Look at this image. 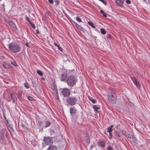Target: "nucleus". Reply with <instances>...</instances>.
I'll return each mask as SVG.
<instances>
[{
  "mask_svg": "<svg viewBox=\"0 0 150 150\" xmlns=\"http://www.w3.org/2000/svg\"><path fill=\"white\" fill-rule=\"evenodd\" d=\"M8 49L11 52L17 53L20 51L21 48L18 45L15 44L9 43L8 45Z\"/></svg>",
  "mask_w": 150,
  "mask_h": 150,
  "instance_id": "f257e3e1",
  "label": "nucleus"
},
{
  "mask_svg": "<svg viewBox=\"0 0 150 150\" xmlns=\"http://www.w3.org/2000/svg\"><path fill=\"white\" fill-rule=\"evenodd\" d=\"M78 99L77 96H69L66 100L67 103L70 105L73 106L75 105L77 102Z\"/></svg>",
  "mask_w": 150,
  "mask_h": 150,
  "instance_id": "f03ea898",
  "label": "nucleus"
},
{
  "mask_svg": "<svg viewBox=\"0 0 150 150\" xmlns=\"http://www.w3.org/2000/svg\"><path fill=\"white\" fill-rule=\"evenodd\" d=\"M66 81L68 86L71 87L76 84L77 79L74 76H71L68 78Z\"/></svg>",
  "mask_w": 150,
  "mask_h": 150,
  "instance_id": "7ed1b4c3",
  "label": "nucleus"
},
{
  "mask_svg": "<svg viewBox=\"0 0 150 150\" xmlns=\"http://www.w3.org/2000/svg\"><path fill=\"white\" fill-rule=\"evenodd\" d=\"M60 94L64 98L68 97L70 94V90L67 88L61 89Z\"/></svg>",
  "mask_w": 150,
  "mask_h": 150,
  "instance_id": "20e7f679",
  "label": "nucleus"
},
{
  "mask_svg": "<svg viewBox=\"0 0 150 150\" xmlns=\"http://www.w3.org/2000/svg\"><path fill=\"white\" fill-rule=\"evenodd\" d=\"M116 96L115 94L113 93L108 96L109 102L110 103L114 104L116 101Z\"/></svg>",
  "mask_w": 150,
  "mask_h": 150,
  "instance_id": "39448f33",
  "label": "nucleus"
},
{
  "mask_svg": "<svg viewBox=\"0 0 150 150\" xmlns=\"http://www.w3.org/2000/svg\"><path fill=\"white\" fill-rule=\"evenodd\" d=\"M43 138L44 143L46 145H48L49 144H52L53 142V140L51 137H44Z\"/></svg>",
  "mask_w": 150,
  "mask_h": 150,
  "instance_id": "423d86ee",
  "label": "nucleus"
},
{
  "mask_svg": "<svg viewBox=\"0 0 150 150\" xmlns=\"http://www.w3.org/2000/svg\"><path fill=\"white\" fill-rule=\"evenodd\" d=\"M68 75L67 72H64L63 73L60 77L61 81H67V79L68 78Z\"/></svg>",
  "mask_w": 150,
  "mask_h": 150,
  "instance_id": "0eeeda50",
  "label": "nucleus"
},
{
  "mask_svg": "<svg viewBox=\"0 0 150 150\" xmlns=\"http://www.w3.org/2000/svg\"><path fill=\"white\" fill-rule=\"evenodd\" d=\"M76 109L74 106L71 107L70 108V112L72 116L76 113Z\"/></svg>",
  "mask_w": 150,
  "mask_h": 150,
  "instance_id": "6e6552de",
  "label": "nucleus"
},
{
  "mask_svg": "<svg viewBox=\"0 0 150 150\" xmlns=\"http://www.w3.org/2000/svg\"><path fill=\"white\" fill-rule=\"evenodd\" d=\"M132 79L133 82L137 87L139 88L140 85L139 82L137 80L136 78L135 77L132 78Z\"/></svg>",
  "mask_w": 150,
  "mask_h": 150,
  "instance_id": "1a4fd4ad",
  "label": "nucleus"
},
{
  "mask_svg": "<svg viewBox=\"0 0 150 150\" xmlns=\"http://www.w3.org/2000/svg\"><path fill=\"white\" fill-rule=\"evenodd\" d=\"M125 0H116L115 2L117 6H121L122 5Z\"/></svg>",
  "mask_w": 150,
  "mask_h": 150,
  "instance_id": "9d476101",
  "label": "nucleus"
},
{
  "mask_svg": "<svg viewBox=\"0 0 150 150\" xmlns=\"http://www.w3.org/2000/svg\"><path fill=\"white\" fill-rule=\"evenodd\" d=\"M47 150H57V147L53 145L50 146Z\"/></svg>",
  "mask_w": 150,
  "mask_h": 150,
  "instance_id": "9b49d317",
  "label": "nucleus"
},
{
  "mask_svg": "<svg viewBox=\"0 0 150 150\" xmlns=\"http://www.w3.org/2000/svg\"><path fill=\"white\" fill-rule=\"evenodd\" d=\"M8 23L13 28H16L15 24L11 21H8Z\"/></svg>",
  "mask_w": 150,
  "mask_h": 150,
  "instance_id": "f8f14e48",
  "label": "nucleus"
},
{
  "mask_svg": "<svg viewBox=\"0 0 150 150\" xmlns=\"http://www.w3.org/2000/svg\"><path fill=\"white\" fill-rule=\"evenodd\" d=\"M9 128L8 129V130L10 133V134H11V131L13 132L14 130L13 128V125H9Z\"/></svg>",
  "mask_w": 150,
  "mask_h": 150,
  "instance_id": "ddd939ff",
  "label": "nucleus"
},
{
  "mask_svg": "<svg viewBox=\"0 0 150 150\" xmlns=\"http://www.w3.org/2000/svg\"><path fill=\"white\" fill-rule=\"evenodd\" d=\"M22 93L21 91H20L18 92V98L21 101H22Z\"/></svg>",
  "mask_w": 150,
  "mask_h": 150,
  "instance_id": "4468645a",
  "label": "nucleus"
},
{
  "mask_svg": "<svg viewBox=\"0 0 150 150\" xmlns=\"http://www.w3.org/2000/svg\"><path fill=\"white\" fill-rule=\"evenodd\" d=\"M3 67L6 69H8L9 67V65L7 64L6 62H4L3 64Z\"/></svg>",
  "mask_w": 150,
  "mask_h": 150,
  "instance_id": "2eb2a0df",
  "label": "nucleus"
},
{
  "mask_svg": "<svg viewBox=\"0 0 150 150\" xmlns=\"http://www.w3.org/2000/svg\"><path fill=\"white\" fill-rule=\"evenodd\" d=\"M113 125H111L110 127H109L107 129V131L108 132H112V128H113Z\"/></svg>",
  "mask_w": 150,
  "mask_h": 150,
  "instance_id": "dca6fc26",
  "label": "nucleus"
},
{
  "mask_svg": "<svg viewBox=\"0 0 150 150\" xmlns=\"http://www.w3.org/2000/svg\"><path fill=\"white\" fill-rule=\"evenodd\" d=\"M51 125V123L50 122L48 121H46L45 122V128L47 127H49Z\"/></svg>",
  "mask_w": 150,
  "mask_h": 150,
  "instance_id": "f3484780",
  "label": "nucleus"
},
{
  "mask_svg": "<svg viewBox=\"0 0 150 150\" xmlns=\"http://www.w3.org/2000/svg\"><path fill=\"white\" fill-rule=\"evenodd\" d=\"M76 27L77 28L80 30L81 31H83V28L81 26L79 25L78 24L77 25V26H76Z\"/></svg>",
  "mask_w": 150,
  "mask_h": 150,
  "instance_id": "a211bd4d",
  "label": "nucleus"
},
{
  "mask_svg": "<svg viewBox=\"0 0 150 150\" xmlns=\"http://www.w3.org/2000/svg\"><path fill=\"white\" fill-rule=\"evenodd\" d=\"M4 138V134L2 132H0V140H3Z\"/></svg>",
  "mask_w": 150,
  "mask_h": 150,
  "instance_id": "6ab92c4d",
  "label": "nucleus"
},
{
  "mask_svg": "<svg viewBox=\"0 0 150 150\" xmlns=\"http://www.w3.org/2000/svg\"><path fill=\"white\" fill-rule=\"evenodd\" d=\"M37 72L38 75L40 76H43V74L42 71L40 70H37Z\"/></svg>",
  "mask_w": 150,
  "mask_h": 150,
  "instance_id": "aec40b11",
  "label": "nucleus"
},
{
  "mask_svg": "<svg viewBox=\"0 0 150 150\" xmlns=\"http://www.w3.org/2000/svg\"><path fill=\"white\" fill-rule=\"evenodd\" d=\"M14 94L13 93H11L10 94V97L13 100V101L14 102Z\"/></svg>",
  "mask_w": 150,
  "mask_h": 150,
  "instance_id": "412c9836",
  "label": "nucleus"
},
{
  "mask_svg": "<svg viewBox=\"0 0 150 150\" xmlns=\"http://www.w3.org/2000/svg\"><path fill=\"white\" fill-rule=\"evenodd\" d=\"M133 134L130 135L128 133H127L125 134V136L131 139V138H132V136Z\"/></svg>",
  "mask_w": 150,
  "mask_h": 150,
  "instance_id": "4be33fe9",
  "label": "nucleus"
},
{
  "mask_svg": "<svg viewBox=\"0 0 150 150\" xmlns=\"http://www.w3.org/2000/svg\"><path fill=\"white\" fill-rule=\"evenodd\" d=\"M88 98L93 103H96V101L93 98H91L89 96H88Z\"/></svg>",
  "mask_w": 150,
  "mask_h": 150,
  "instance_id": "5701e85b",
  "label": "nucleus"
},
{
  "mask_svg": "<svg viewBox=\"0 0 150 150\" xmlns=\"http://www.w3.org/2000/svg\"><path fill=\"white\" fill-rule=\"evenodd\" d=\"M98 144L99 146H100L102 147H103V142L102 141H100L98 142Z\"/></svg>",
  "mask_w": 150,
  "mask_h": 150,
  "instance_id": "b1692460",
  "label": "nucleus"
},
{
  "mask_svg": "<svg viewBox=\"0 0 150 150\" xmlns=\"http://www.w3.org/2000/svg\"><path fill=\"white\" fill-rule=\"evenodd\" d=\"M93 108L94 109V110L97 111L98 110L100 109V108L99 107H97L96 105H94L93 107Z\"/></svg>",
  "mask_w": 150,
  "mask_h": 150,
  "instance_id": "393cba45",
  "label": "nucleus"
},
{
  "mask_svg": "<svg viewBox=\"0 0 150 150\" xmlns=\"http://www.w3.org/2000/svg\"><path fill=\"white\" fill-rule=\"evenodd\" d=\"M88 24L91 26L93 28H95V26L93 24V22H88Z\"/></svg>",
  "mask_w": 150,
  "mask_h": 150,
  "instance_id": "a878e982",
  "label": "nucleus"
},
{
  "mask_svg": "<svg viewBox=\"0 0 150 150\" xmlns=\"http://www.w3.org/2000/svg\"><path fill=\"white\" fill-rule=\"evenodd\" d=\"M29 23L31 25V27L33 28L34 29H35V24L31 22Z\"/></svg>",
  "mask_w": 150,
  "mask_h": 150,
  "instance_id": "bb28decb",
  "label": "nucleus"
},
{
  "mask_svg": "<svg viewBox=\"0 0 150 150\" xmlns=\"http://www.w3.org/2000/svg\"><path fill=\"white\" fill-rule=\"evenodd\" d=\"M132 137L131 138V139H132V141L134 142H135L136 141V137H134L133 134L132 135Z\"/></svg>",
  "mask_w": 150,
  "mask_h": 150,
  "instance_id": "cd10ccee",
  "label": "nucleus"
},
{
  "mask_svg": "<svg viewBox=\"0 0 150 150\" xmlns=\"http://www.w3.org/2000/svg\"><path fill=\"white\" fill-rule=\"evenodd\" d=\"M25 87L27 89L29 88V84L27 83H25L24 84Z\"/></svg>",
  "mask_w": 150,
  "mask_h": 150,
  "instance_id": "c85d7f7f",
  "label": "nucleus"
},
{
  "mask_svg": "<svg viewBox=\"0 0 150 150\" xmlns=\"http://www.w3.org/2000/svg\"><path fill=\"white\" fill-rule=\"evenodd\" d=\"M76 20L79 22H81L82 21L81 19L78 16L76 17Z\"/></svg>",
  "mask_w": 150,
  "mask_h": 150,
  "instance_id": "c756f323",
  "label": "nucleus"
},
{
  "mask_svg": "<svg viewBox=\"0 0 150 150\" xmlns=\"http://www.w3.org/2000/svg\"><path fill=\"white\" fill-rule=\"evenodd\" d=\"M25 20L28 21L29 23L31 22L29 18L27 15L25 16Z\"/></svg>",
  "mask_w": 150,
  "mask_h": 150,
  "instance_id": "7c9ffc66",
  "label": "nucleus"
},
{
  "mask_svg": "<svg viewBox=\"0 0 150 150\" xmlns=\"http://www.w3.org/2000/svg\"><path fill=\"white\" fill-rule=\"evenodd\" d=\"M109 133V137L110 139H111L113 137V136L112 134V132H110Z\"/></svg>",
  "mask_w": 150,
  "mask_h": 150,
  "instance_id": "2f4dec72",
  "label": "nucleus"
},
{
  "mask_svg": "<svg viewBox=\"0 0 150 150\" xmlns=\"http://www.w3.org/2000/svg\"><path fill=\"white\" fill-rule=\"evenodd\" d=\"M54 2L55 4V6H57L59 4V1L58 0H54Z\"/></svg>",
  "mask_w": 150,
  "mask_h": 150,
  "instance_id": "473e14b6",
  "label": "nucleus"
},
{
  "mask_svg": "<svg viewBox=\"0 0 150 150\" xmlns=\"http://www.w3.org/2000/svg\"><path fill=\"white\" fill-rule=\"evenodd\" d=\"M107 149L108 150H112L113 149V148L110 145H109Z\"/></svg>",
  "mask_w": 150,
  "mask_h": 150,
  "instance_id": "72a5a7b5",
  "label": "nucleus"
},
{
  "mask_svg": "<svg viewBox=\"0 0 150 150\" xmlns=\"http://www.w3.org/2000/svg\"><path fill=\"white\" fill-rule=\"evenodd\" d=\"M28 99L30 101H32L33 99V98L30 96H28Z\"/></svg>",
  "mask_w": 150,
  "mask_h": 150,
  "instance_id": "f704fd0d",
  "label": "nucleus"
},
{
  "mask_svg": "<svg viewBox=\"0 0 150 150\" xmlns=\"http://www.w3.org/2000/svg\"><path fill=\"white\" fill-rule=\"evenodd\" d=\"M3 117L4 118V119L6 120V121L7 122V123H8V120L7 119V118L6 117V116L4 115V113H3Z\"/></svg>",
  "mask_w": 150,
  "mask_h": 150,
  "instance_id": "c9c22d12",
  "label": "nucleus"
},
{
  "mask_svg": "<svg viewBox=\"0 0 150 150\" xmlns=\"http://www.w3.org/2000/svg\"><path fill=\"white\" fill-rule=\"evenodd\" d=\"M60 51H61L62 52H63V49L60 46H59L58 48H57Z\"/></svg>",
  "mask_w": 150,
  "mask_h": 150,
  "instance_id": "e433bc0d",
  "label": "nucleus"
},
{
  "mask_svg": "<svg viewBox=\"0 0 150 150\" xmlns=\"http://www.w3.org/2000/svg\"><path fill=\"white\" fill-rule=\"evenodd\" d=\"M64 13L65 15L66 16V17L68 19H69L70 18V17L65 12H64Z\"/></svg>",
  "mask_w": 150,
  "mask_h": 150,
  "instance_id": "4c0bfd02",
  "label": "nucleus"
},
{
  "mask_svg": "<svg viewBox=\"0 0 150 150\" xmlns=\"http://www.w3.org/2000/svg\"><path fill=\"white\" fill-rule=\"evenodd\" d=\"M49 2L52 5L54 3V1L53 0H48Z\"/></svg>",
  "mask_w": 150,
  "mask_h": 150,
  "instance_id": "58836bf2",
  "label": "nucleus"
},
{
  "mask_svg": "<svg viewBox=\"0 0 150 150\" xmlns=\"http://www.w3.org/2000/svg\"><path fill=\"white\" fill-rule=\"evenodd\" d=\"M11 64L15 66H16L17 65L16 64L15 62H11Z\"/></svg>",
  "mask_w": 150,
  "mask_h": 150,
  "instance_id": "ea45409f",
  "label": "nucleus"
},
{
  "mask_svg": "<svg viewBox=\"0 0 150 150\" xmlns=\"http://www.w3.org/2000/svg\"><path fill=\"white\" fill-rule=\"evenodd\" d=\"M126 2L128 4H129L131 3V1L129 0H126Z\"/></svg>",
  "mask_w": 150,
  "mask_h": 150,
  "instance_id": "a19ab883",
  "label": "nucleus"
},
{
  "mask_svg": "<svg viewBox=\"0 0 150 150\" xmlns=\"http://www.w3.org/2000/svg\"><path fill=\"white\" fill-rule=\"evenodd\" d=\"M111 35L110 34L108 35L107 36H106V38H111Z\"/></svg>",
  "mask_w": 150,
  "mask_h": 150,
  "instance_id": "79ce46f5",
  "label": "nucleus"
},
{
  "mask_svg": "<svg viewBox=\"0 0 150 150\" xmlns=\"http://www.w3.org/2000/svg\"><path fill=\"white\" fill-rule=\"evenodd\" d=\"M54 45L55 46V47H57V48L59 46V45L55 42H54Z\"/></svg>",
  "mask_w": 150,
  "mask_h": 150,
  "instance_id": "37998d69",
  "label": "nucleus"
},
{
  "mask_svg": "<svg viewBox=\"0 0 150 150\" xmlns=\"http://www.w3.org/2000/svg\"><path fill=\"white\" fill-rule=\"evenodd\" d=\"M54 45L55 46V47H57V48L59 46V45L55 42H54Z\"/></svg>",
  "mask_w": 150,
  "mask_h": 150,
  "instance_id": "c03bdc74",
  "label": "nucleus"
},
{
  "mask_svg": "<svg viewBox=\"0 0 150 150\" xmlns=\"http://www.w3.org/2000/svg\"><path fill=\"white\" fill-rule=\"evenodd\" d=\"M21 127L25 128V126L23 124H21Z\"/></svg>",
  "mask_w": 150,
  "mask_h": 150,
  "instance_id": "a18cd8bd",
  "label": "nucleus"
},
{
  "mask_svg": "<svg viewBox=\"0 0 150 150\" xmlns=\"http://www.w3.org/2000/svg\"><path fill=\"white\" fill-rule=\"evenodd\" d=\"M73 22L74 23V25H75V26H77V25L78 24L76 23V22H75V21H73Z\"/></svg>",
  "mask_w": 150,
  "mask_h": 150,
  "instance_id": "49530a36",
  "label": "nucleus"
},
{
  "mask_svg": "<svg viewBox=\"0 0 150 150\" xmlns=\"http://www.w3.org/2000/svg\"><path fill=\"white\" fill-rule=\"evenodd\" d=\"M36 32L37 34H40V32L39 31L38 29L37 30H36Z\"/></svg>",
  "mask_w": 150,
  "mask_h": 150,
  "instance_id": "de8ad7c7",
  "label": "nucleus"
},
{
  "mask_svg": "<svg viewBox=\"0 0 150 150\" xmlns=\"http://www.w3.org/2000/svg\"><path fill=\"white\" fill-rule=\"evenodd\" d=\"M101 32L102 34H103V28H101Z\"/></svg>",
  "mask_w": 150,
  "mask_h": 150,
  "instance_id": "09e8293b",
  "label": "nucleus"
},
{
  "mask_svg": "<svg viewBox=\"0 0 150 150\" xmlns=\"http://www.w3.org/2000/svg\"><path fill=\"white\" fill-rule=\"evenodd\" d=\"M107 17V15L105 14L104 12V18L105 17L106 18Z\"/></svg>",
  "mask_w": 150,
  "mask_h": 150,
  "instance_id": "8fccbe9b",
  "label": "nucleus"
},
{
  "mask_svg": "<svg viewBox=\"0 0 150 150\" xmlns=\"http://www.w3.org/2000/svg\"><path fill=\"white\" fill-rule=\"evenodd\" d=\"M107 4L105 0H104V4L106 5Z\"/></svg>",
  "mask_w": 150,
  "mask_h": 150,
  "instance_id": "3c124183",
  "label": "nucleus"
},
{
  "mask_svg": "<svg viewBox=\"0 0 150 150\" xmlns=\"http://www.w3.org/2000/svg\"><path fill=\"white\" fill-rule=\"evenodd\" d=\"M26 45L27 47H28L29 46V45H28V42H27L26 43Z\"/></svg>",
  "mask_w": 150,
  "mask_h": 150,
  "instance_id": "603ef678",
  "label": "nucleus"
},
{
  "mask_svg": "<svg viewBox=\"0 0 150 150\" xmlns=\"http://www.w3.org/2000/svg\"><path fill=\"white\" fill-rule=\"evenodd\" d=\"M100 12L101 13H102V14H103V10H100Z\"/></svg>",
  "mask_w": 150,
  "mask_h": 150,
  "instance_id": "864d4df0",
  "label": "nucleus"
},
{
  "mask_svg": "<svg viewBox=\"0 0 150 150\" xmlns=\"http://www.w3.org/2000/svg\"><path fill=\"white\" fill-rule=\"evenodd\" d=\"M41 79H42V80H45V79L44 77H42L41 78Z\"/></svg>",
  "mask_w": 150,
  "mask_h": 150,
  "instance_id": "5fc2aeb1",
  "label": "nucleus"
},
{
  "mask_svg": "<svg viewBox=\"0 0 150 150\" xmlns=\"http://www.w3.org/2000/svg\"><path fill=\"white\" fill-rule=\"evenodd\" d=\"M106 33V31L104 29V35Z\"/></svg>",
  "mask_w": 150,
  "mask_h": 150,
  "instance_id": "6e6d98bb",
  "label": "nucleus"
},
{
  "mask_svg": "<svg viewBox=\"0 0 150 150\" xmlns=\"http://www.w3.org/2000/svg\"><path fill=\"white\" fill-rule=\"evenodd\" d=\"M99 1H100L101 2L103 3V0H99Z\"/></svg>",
  "mask_w": 150,
  "mask_h": 150,
  "instance_id": "4d7b16f0",
  "label": "nucleus"
},
{
  "mask_svg": "<svg viewBox=\"0 0 150 150\" xmlns=\"http://www.w3.org/2000/svg\"><path fill=\"white\" fill-rule=\"evenodd\" d=\"M3 130L4 131L6 130V129H3Z\"/></svg>",
  "mask_w": 150,
  "mask_h": 150,
  "instance_id": "13d9d810",
  "label": "nucleus"
},
{
  "mask_svg": "<svg viewBox=\"0 0 150 150\" xmlns=\"http://www.w3.org/2000/svg\"><path fill=\"white\" fill-rule=\"evenodd\" d=\"M144 2H145L146 0H143Z\"/></svg>",
  "mask_w": 150,
  "mask_h": 150,
  "instance_id": "bf43d9fd",
  "label": "nucleus"
},
{
  "mask_svg": "<svg viewBox=\"0 0 150 150\" xmlns=\"http://www.w3.org/2000/svg\"><path fill=\"white\" fill-rule=\"evenodd\" d=\"M51 131H52V132H54V131H53V130H52Z\"/></svg>",
  "mask_w": 150,
  "mask_h": 150,
  "instance_id": "052dcab7",
  "label": "nucleus"
}]
</instances>
